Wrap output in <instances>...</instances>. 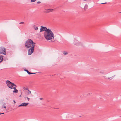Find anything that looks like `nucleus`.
I'll list each match as a JSON object with an SVG mask.
<instances>
[{"label": "nucleus", "instance_id": "aec40b11", "mask_svg": "<svg viewBox=\"0 0 121 121\" xmlns=\"http://www.w3.org/2000/svg\"><path fill=\"white\" fill-rule=\"evenodd\" d=\"M20 92H21V95H20V96H19V97H20L21 96V95H22V91L21 90H20Z\"/></svg>", "mask_w": 121, "mask_h": 121}, {"label": "nucleus", "instance_id": "4be33fe9", "mask_svg": "<svg viewBox=\"0 0 121 121\" xmlns=\"http://www.w3.org/2000/svg\"><path fill=\"white\" fill-rule=\"evenodd\" d=\"M28 94H31V91H29V92H28Z\"/></svg>", "mask_w": 121, "mask_h": 121}, {"label": "nucleus", "instance_id": "1a4fd4ad", "mask_svg": "<svg viewBox=\"0 0 121 121\" xmlns=\"http://www.w3.org/2000/svg\"><path fill=\"white\" fill-rule=\"evenodd\" d=\"M24 71H26L27 72V73L28 74H35L36 73H30V72H29L26 69H25L24 70Z\"/></svg>", "mask_w": 121, "mask_h": 121}, {"label": "nucleus", "instance_id": "c756f323", "mask_svg": "<svg viewBox=\"0 0 121 121\" xmlns=\"http://www.w3.org/2000/svg\"><path fill=\"white\" fill-rule=\"evenodd\" d=\"M84 1H86V0H83Z\"/></svg>", "mask_w": 121, "mask_h": 121}, {"label": "nucleus", "instance_id": "bb28decb", "mask_svg": "<svg viewBox=\"0 0 121 121\" xmlns=\"http://www.w3.org/2000/svg\"><path fill=\"white\" fill-rule=\"evenodd\" d=\"M106 3H107L106 2H105V3H102V4H106Z\"/></svg>", "mask_w": 121, "mask_h": 121}, {"label": "nucleus", "instance_id": "39448f33", "mask_svg": "<svg viewBox=\"0 0 121 121\" xmlns=\"http://www.w3.org/2000/svg\"><path fill=\"white\" fill-rule=\"evenodd\" d=\"M49 29L47 28L46 27L41 26V28L40 30V32H41L44 31H45V32H47L48 30Z\"/></svg>", "mask_w": 121, "mask_h": 121}, {"label": "nucleus", "instance_id": "393cba45", "mask_svg": "<svg viewBox=\"0 0 121 121\" xmlns=\"http://www.w3.org/2000/svg\"><path fill=\"white\" fill-rule=\"evenodd\" d=\"M40 1H38L37 2V4H39V3H40Z\"/></svg>", "mask_w": 121, "mask_h": 121}, {"label": "nucleus", "instance_id": "423d86ee", "mask_svg": "<svg viewBox=\"0 0 121 121\" xmlns=\"http://www.w3.org/2000/svg\"><path fill=\"white\" fill-rule=\"evenodd\" d=\"M53 9H46L45 10L44 12L46 13H49L50 12L53 11Z\"/></svg>", "mask_w": 121, "mask_h": 121}, {"label": "nucleus", "instance_id": "6e6552de", "mask_svg": "<svg viewBox=\"0 0 121 121\" xmlns=\"http://www.w3.org/2000/svg\"><path fill=\"white\" fill-rule=\"evenodd\" d=\"M79 42H78L77 40L76 39H74V44L77 46H79Z\"/></svg>", "mask_w": 121, "mask_h": 121}, {"label": "nucleus", "instance_id": "f257e3e1", "mask_svg": "<svg viewBox=\"0 0 121 121\" xmlns=\"http://www.w3.org/2000/svg\"><path fill=\"white\" fill-rule=\"evenodd\" d=\"M35 43L33 42V40L30 39H29L27 40L25 43V46L26 48H29L28 50V54L31 55L33 52L35 47Z\"/></svg>", "mask_w": 121, "mask_h": 121}, {"label": "nucleus", "instance_id": "dca6fc26", "mask_svg": "<svg viewBox=\"0 0 121 121\" xmlns=\"http://www.w3.org/2000/svg\"><path fill=\"white\" fill-rule=\"evenodd\" d=\"M38 28L37 27H34V29L35 30H37L38 29Z\"/></svg>", "mask_w": 121, "mask_h": 121}, {"label": "nucleus", "instance_id": "cd10ccee", "mask_svg": "<svg viewBox=\"0 0 121 121\" xmlns=\"http://www.w3.org/2000/svg\"><path fill=\"white\" fill-rule=\"evenodd\" d=\"M56 41V40H54V41H53V42H54V41Z\"/></svg>", "mask_w": 121, "mask_h": 121}, {"label": "nucleus", "instance_id": "7ed1b4c3", "mask_svg": "<svg viewBox=\"0 0 121 121\" xmlns=\"http://www.w3.org/2000/svg\"><path fill=\"white\" fill-rule=\"evenodd\" d=\"M6 50L5 48L4 47H0V54L6 55Z\"/></svg>", "mask_w": 121, "mask_h": 121}, {"label": "nucleus", "instance_id": "c85d7f7f", "mask_svg": "<svg viewBox=\"0 0 121 121\" xmlns=\"http://www.w3.org/2000/svg\"><path fill=\"white\" fill-rule=\"evenodd\" d=\"M13 102H14V103H16V102H15V100H13Z\"/></svg>", "mask_w": 121, "mask_h": 121}, {"label": "nucleus", "instance_id": "ddd939ff", "mask_svg": "<svg viewBox=\"0 0 121 121\" xmlns=\"http://www.w3.org/2000/svg\"><path fill=\"white\" fill-rule=\"evenodd\" d=\"M63 53L65 55H67L68 54V52H67L64 51L63 52Z\"/></svg>", "mask_w": 121, "mask_h": 121}, {"label": "nucleus", "instance_id": "20e7f679", "mask_svg": "<svg viewBox=\"0 0 121 121\" xmlns=\"http://www.w3.org/2000/svg\"><path fill=\"white\" fill-rule=\"evenodd\" d=\"M6 84L8 87L10 89H12L13 85H14V84L12 83L9 80L6 81Z\"/></svg>", "mask_w": 121, "mask_h": 121}, {"label": "nucleus", "instance_id": "5701e85b", "mask_svg": "<svg viewBox=\"0 0 121 121\" xmlns=\"http://www.w3.org/2000/svg\"><path fill=\"white\" fill-rule=\"evenodd\" d=\"M24 23V22H21L19 23L20 24H23Z\"/></svg>", "mask_w": 121, "mask_h": 121}, {"label": "nucleus", "instance_id": "9d476101", "mask_svg": "<svg viewBox=\"0 0 121 121\" xmlns=\"http://www.w3.org/2000/svg\"><path fill=\"white\" fill-rule=\"evenodd\" d=\"M3 56L1 55L0 56V62H2L4 60L3 58Z\"/></svg>", "mask_w": 121, "mask_h": 121}, {"label": "nucleus", "instance_id": "0eeeda50", "mask_svg": "<svg viewBox=\"0 0 121 121\" xmlns=\"http://www.w3.org/2000/svg\"><path fill=\"white\" fill-rule=\"evenodd\" d=\"M29 103H22L20 105L18 106V107H21V106H26Z\"/></svg>", "mask_w": 121, "mask_h": 121}, {"label": "nucleus", "instance_id": "2eb2a0df", "mask_svg": "<svg viewBox=\"0 0 121 121\" xmlns=\"http://www.w3.org/2000/svg\"><path fill=\"white\" fill-rule=\"evenodd\" d=\"M23 89L24 90H28V91H29V90H28V88H25V87H24L23 88Z\"/></svg>", "mask_w": 121, "mask_h": 121}, {"label": "nucleus", "instance_id": "4468645a", "mask_svg": "<svg viewBox=\"0 0 121 121\" xmlns=\"http://www.w3.org/2000/svg\"><path fill=\"white\" fill-rule=\"evenodd\" d=\"M14 85L13 86V87H12V89H15V88H14V87L15 88V89H16V87H17V86L15 84H14Z\"/></svg>", "mask_w": 121, "mask_h": 121}, {"label": "nucleus", "instance_id": "f8f14e48", "mask_svg": "<svg viewBox=\"0 0 121 121\" xmlns=\"http://www.w3.org/2000/svg\"><path fill=\"white\" fill-rule=\"evenodd\" d=\"M88 6L86 4L85 6L84 7V9L85 10H86L88 9Z\"/></svg>", "mask_w": 121, "mask_h": 121}, {"label": "nucleus", "instance_id": "9b49d317", "mask_svg": "<svg viewBox=\"0 0 121 121\" xmlns=\"http://www.w3.org/2000/svg\"><path fill=\"white\" fill-rule=\"evenodd\" d=\"M15 88V87H14ZM18 90H17L15 88V89H14V90L13 91V92L15 93H17L18 92Z\"/></svg>", "mask_w": 121, "mask_h": 121}, {"label": "nucleus", "instance_id": "a878e982", "mask_svg": "<svg viewBox=\"0 0 121 121\" xmlns=\"http://www.w3.org/2000/svg\"><path fill=\"white\" fill-rule=\"evenodd\" d=\"M4 113H1V112H0V115H1V114H4Z\"/></svg>", "mask_w": 121, "mask_h": 121}, {"label": "nucleus", "instance_id": "412c9836", "mask_svg": "<svg viewBox=\"0 0 121 121\" xmlns=\"http://www.w3.org/2000/svg\"><path fill=\"white\" fill-rule=\"evenodd\" d=\"M108 79H110V80L112 79V77H111L110 78H108Z\"/></svg>", "mask_w": 121, "mask_h": 121}, {"label": "nucleus", "instance_id": "f3484780", "mask_svg": "<svg viewBox=\"0 0 121 121\" xmlns=\"http://www.w3.org/2000/svg\"><path fill=\"white\" fill-rule=\"evenodd\" d=\"M25 98H27V99L28 101H29L30 100V98L28 97H25Z\"/></svg>", "mask_w": 121, "mask_h": 121}, {"label": "nucleus", "instance_id": "2f4dec72", "mask_svg": "<svg viewBox=\"0 0 121 121\" xmlns=\"http://www.w3.org/2000/svg\"><path fill=\"white\" fill-rule=\"evenodd\" d=\"M120 13H121V12H120Z\"/></svg>", "mask_w": 121, "mask_h": 121}, {"label": "nucleus", "instance_id": "b1692460", "mask_svg": "<svg viewBox=\"0 0 121 121\" xmlns=\"http://www.w3.org/2000/svg\"><path fill=\"white\" fill-rule=\"evenodd\" d=\"M40 99L41 100H43V98H40Z\"/></svg>", "mask_w": 121, "mask_h": 121}, {"label": "nucleus", "instance_id": "f03ea898", "mask_svg": "<svg viewBox=\"0 0 121 121\" xmlns=\"http://www.w3.org/2000/svg\"><path fill=\"white\" fill-rule=\"evenodd\" d=\"M44 36L47 40H51L52 41L54 38V35L51 30L49 29L47 32H44Z\"/></svg>", "mask_w": 121, "mask_h": 121}, {"label": "nucleus", "instance_id": "7c9ffc66", "mask_svg": "<svg viewBox=\"0 0 121 121\" xmlns=\"http://www.w3.org/2000/svg\"><path fill=\"white\" fill-rule=\"evenodd\" d=\"M8 59H7H7H6V60H7Z\"/></svg>", "mask_w": 121, "mask_h": 121}, {"label": "nucleus", "instance_id": "a211bd4d", "mask_svg": "<svg viewBox=\"0 0 121 121\" xmlns=\"http://www.w3.org/2000/svg\"><path fill=\"white\" fill-rule=\"evenodd\" d=\"M3 108H6V107L5 106H2V107L1 108L2 109Z\"/></svg>", "mask_w": 121, "mask_h": 121}, {"label": "nucleus", "instance_id": "6ab92c4d", "mask_svg": "<svg viewBox=\"0 0 121 121\" xmlns=\"http://www.w3.org/2000/svg\"><path fill=\"white\" fill-rule=\"evenodd\" d=\"M36 0H31V1L32 2H35Z\"/></svg>", "mask_w": 121, "mask_h": 121}]
</instances>
